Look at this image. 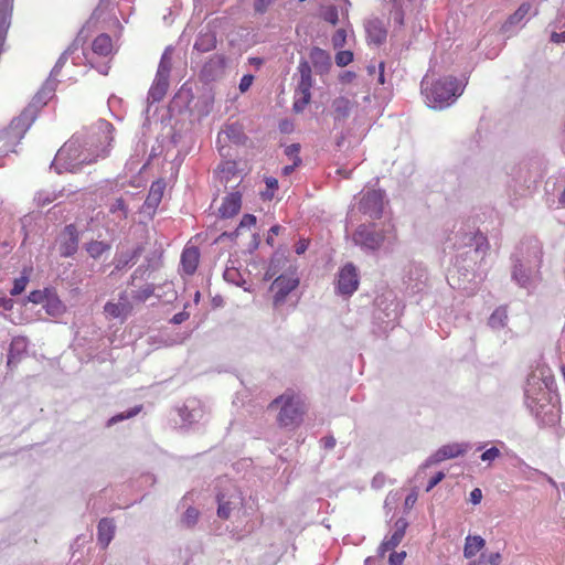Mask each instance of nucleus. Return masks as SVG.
Listing matches in <instances>:
<instances>
[{
  "label": "nucleus",
  "mask_w": 565,
  "mask_h": 565,
  "mask_svg": "<svg viewBox=\"0 0 565 565\" xmlns=\"http://www.w3.org/2000/svg\"><path fill=\"white\" fill-rule=\"evenodd\" d=\"M12 14H13V10L11 11V14L9 17L7 26L0 29V55L2 54L3 49H4L7 34H8L9 28L11 25Z\"/></svg>",
  "instance_id": "48"
},
{
  "label": "nucleus",
  "mask_w": 565,
  "mask_h": 565,
  "mask_svg": "<svg viewBox=\"0 0 565 565\" xmlns=\"http://www.w3.org/2000/svg\"><path fill=\"white\" fill-rule=\"evenodd\" d=\"M188 319H189V313L185 312V311H182V312L175 313L172 317L171 322L174 323V324H180V323L184 322Z\"/></svg>",
  "instance_id": "54"
},
{
  "label": "nucleus",
  "mask_w": 565,
  "mask_h": 565,
  "mask_svg": "<svg viewBox=\"0 0 565 565\" xmlns=\"http://www.w3.org/2000/svg\"><path fill=\"white\" fill-rule=\"evenodd\" d=\"M300 146L298 143H292L288 146L285 150L286 156H288L295 166H300L301 159L299 157Z\"/></svg>",
  "instance_id": "41"
},
{
  "label": "nucleus",
  "mask_w": 565,
  "mask_h": 565,
  "mask_svg": "<svg viewBox=\"0 0 565 565\" xmlns=\"http://www.w3.org/2000/svg\"><path fill=\"white\" fill-rule=\"evenodd\" d=\"M467 447L462 444H448L441 446L426 461V466L435 465L447 459H452L466 452Z\"/></svg>",
  "instance_id": "10"
},
{
  "label": "nucleus",
  "mask_w": 565,
  "mask_h": 565,
  "mask_svg": "<svg viewBox=\"0 0 565 565\" xmlns=\"http://www.w3.org/2000/svg\"><path fill=\"white\" fill-rule=\"evenodd\" d=\"M266 191L262 193L263 198L266 200H273L275 196V192L278 190V180L274 177H267L265 179Z\"/></svg>",
  "instance_id": "36"
},
{
  "label": "nucleus",
  "mask_w": 565,
  "mask_h": 565,
  "mask_svg": "<svg viewBox=\"0 0 565 565\" xmlns=\"http://www.w3.org/2000/svg\"><path fill=\"white\" fill-rule=\"evenodd\" d=\"M217 502H218V508H217V515L221 518V519H228L230 515H231V505H230V502H226L224 500V495L223 494H218L217 495Z\"/></svg>",
  "instance_id": "39"
},
{
  "label": "nucleus",
  "mask_w": 565,
  "mask_h": 565,
  "mask_svg": "<svg viewBox=\"0 0 565 565\" xmlns=\"http://www.w3.org/2000/svg\"><path fill=\"white\" fill-rule=\"evenodd\" d=\"M321 443L326 449H332L335 446V439L332 436L322 438Z\"/></svg>",
  "instance_id": "56"
},
{
  "label": "nucleus",
  "mask_w": 565,
  "mask_h": 565,
  "mask_svg": "<svg viewBox=\"0 0 565 565\" xmlns=\"http://www.w3.org/2000/svg\"><path fill=\"white\" fill-rule=\"evenodd\" d=\"M267 409L277 413L276 424L279 428L296 430L303 424L309 405L300 393L289 388L274 398Z\"/></svg>",
  "instance_id": "1"
},
{
  "label": "nucleus",
  "mask_w": 565,
  "mask_h": 565,
  "mask_svg": "<svg viewBox=\"0 0 565 565\" xmlns=\"http://www.w3.org/2000/svg\"><path fill=\"white\" fill-rule=\"evenodd\" d=\"M92 50L95 54L99 56L106 57L110 55L114 50L111 38L106 33L99 34L94 39L92 43Z\"/></svg>",
  "instance_id": "20"
},
{
  "label": "nucleus",
  "mask_w": 565,
  "mask_h": 565,
  "mask_svg": "<svg viewBox=\"0 0 565 565\" xmlns=\"http://www.w3.org/2000/svg\"><path fill=\"white\" fill-rule=\"evenodd\" d=\"M169 87V81L162 71H158L153 85L149 90V95L154 102L163 98Z\"/></svg>",
  "instance_id": "21"
},
{
  "label": "nucleus",
  "mask_w": 565,
  "mask_h": 565,
  "mask_svg": "<svg viewBox=\"0 0 565 565\" xmlns=\"http://www.w3.org/2000/svg\"><path fill=\"white\" fill-rule=\"evenodd\" d=\"M445 478V473L443 471L437 472L434 477L428 481L426 491L429 492L433 488H435L443 479Z\"/></svg>",
  "instance_id": "50"
},
{
  "label": "nucleus",
  "mask_w": 565,
  "mask_h": 565,
  "mask_svg": "<svg viewBox=\"0 0 565 565\" xmlns=\"http://www.w3.org/2000/svg\"><path fill=\"white\" fill-rule=\"evenodd\" d=\"M486 545L484 539L480 535H468L465 540L463 555L466 558L473 557Z\"/></svg>",
  "instance_id": "24"
},
{
  "label": "nucleus",
  "mask_w": 565,
  "mask_h": 565,
  "mask_svg": "<svg viewBox=\"0 0 565 565\" xmlns=\"http://www.w3.org/2000/svg\"><path fill=\"white\" fill-rule=\"evenodd\" d=\"M508 319L507 310L504 308H498L490 317L491 324L503 326Z\"/></svg>",
  "instance_id": "42"
},
{
  "label": "nucleus",
  "mask_w": 565,
  "mask_h": 565,
  "mask_svg": "<svg viewBox=\"0 0 565 565\" xmlns=\"http://www.w3.org/2000/svg\"><path fill=\"white\" fill-rule=\"evenodd\" d=\"M407 523L403 520H398L395 523V530L390 537H386L379 547V554L381 557H384L385 553L388 551H393L405 536Z\"/></svg>",
  "instance_id": "12"
},
{
  "label": "nucleus",
  "mask_w": 565,
  "mask_h": 565,
  "mask_svg": "<svg viewBox=\"0 0 565 565\" xmlns=\"http://www.w3.org/2000/svg\"><path fill=\"white\" fill-rule=\"evenodd\" d=\"M117 4V0H99L97 7L92 13L90 20H99L105 17V14L111 12Z\"/></svg>",
  "instance_id": "28"
},
{
  "label": "nucleus",
  "mask_w": 565,
  "mask_h": 565,
  "mask_svg": "<svg viewBox=\"0 0 565 565\" xmlns=\"http://www.w3.org/2000/svg\"><path fill=\"white\" fill-rule=\"evenodd\" d=\"M141 411V406H137L126 413H120L114 417H111L109 419V425L114 424V423H117V422H120V420H124V419H128L130 417H134L135 415H137L139 412Z\"/></svg>",
  "instance_id": "44"
},
{
  "label": "nucleus",
  "mask_w": 565,
  "mask_h": 565,
  "mask_svg": "<svg viewBox=\"0 0 565 565\" xmlns=\"http://www.w3.org/2000/svg\"><path fill=\"white\" fill-rule=\"evenodd\" d=\"M109 213L114 215V218L118 221V223L125 222L128 218L129 209L124 198H117L109 205Z\"/></svg>",
  "instance_id": "25"
},
{
  "label": "nucleus",
  "mask_w": 565,
  "mask_h": 565,
  "mask_svg": "<svg viewBox=\"0 0 565 565\" xmlns=\"http://www.w3.org/2000/svg\"><path fill=\"white\" fill-rule=\"evenodd\" d=\"M0 307L4 310H11L13 308V301L9 298H0Z\"/></svg>",
  "instance_id": "60"
},
{
  "label": "nucleus",
  "mask_w": 565,
  "mask_h": 565,
  "mask_svg": "<svg viewBox=\"0 0 565 565\" xmlns=\"http://www.w3.org/2000/svg\"><path fill=\"white\" fill-rule=\"evenodd\" d=\"M531 10V4L530 3H522L518 10L510 15L509 18V23L510 24H518L520 23L525 17L526 14L530 12Z\"/></svg>",
  "instance_id": "34"
},
{
  "label": "nucleus",
  "mask_w": 565,
  "mask_h": 565,
  "mask_svg": "<svg viewBox=\"0 0 565 565\" xmlns=\"http://www.w3.org/2000/svg\"><path fill=\"white\" fill-rule=\"evenodd\" d=\"M226 65L225 56L222 54L212 55L203 65L201 76L206 81H214L222 75Z\"/></svg>",
  "instance_id": "11"
},
{
  "label": "nucleus",
  "mask_w": 565,
  "mask_h": 565,
  "mask_svg": "<svg viewBox=\"0 0 565 565\" xmlns=\"http://www.w3.org/2000/svg\"><path fill=\"white\" fill-rule=\"evenodd\" d=\"M253 82H254V76L252 74L244 75L241 78L239 86H238L241 93L247 92L249 89V87L252 86Z\"/></svg>",
  "instance_id": "49"
},
{
  "label": "nucleus",
  "mask_w": 565,
  "mask_h": 565,
  "mask_svg": "<svg viewBox=\"0 0 565 565\" xmlns=\"http://www.w3.org/2000/svg\"><path fill=\"white\" fill-rule=\"evenodd\" d=\"M359 211L372 220H377L383 214L384 192L381 190H369L363 193L359 202Z\"/></svg>",
  "instance_id": "4"
},
{
  "label": "nucleus",
  "mask_w": 565,
  "mask_h": 565,
  "mask_svg": "<svg viewBox=\"0 0 565 565\" xmlns=\"http://www.w3.org/2000/svg\"><path fill=\"white\" fill-rule=\"evenodd\" d=\"M359 275L355 266L351 263L344 265L338 275L337 289L343 296H351L359 287Z\"/></svg>",
  "instance_id": "7"
},
{
  "label": "nucleus",
  "mask_w": 565,
  "mask_h": 565,
  "mask_svg": "<svg viewBox=\"0 0 565 565\" xmlns=\"http://www.w3.org/2000/svg\"><path fill=\"white\" fill-rule=\"evenodd\" d=\"M158 71H162V73L168 77L170 72V66L162 58L159 65Z\"/></svg>",
  "instance_id": "62"
},
{
  "label": "nucleus",
  "mask_w": 565,
  "mask_h": 565,
  "mask_svg": "<svg viewBox=\"0 0 565 565\" xmlns=\"http://www.w3.org/2000/svg\"><path fill=\"white\" fill-rule=\"evenodd\" d=\"M222 136H225L233 143H242L245 140V135L238 124L226 125L218 134V139H221Z\"/></svg>",
  "instance_id": "26"
},
{
  "label": "nucleus",
  "mask_w": 565,
  "mask_h": 565,
  "mask_svg": "<svg viewBox=\"0 0 565 565\" xmlns=\"http://www.w3.org/2000/svg\"><path fill=\"white\" fill-rule=\"evenodd\" d=\"M309 58L318 74H324L331 67L329 53L320 47H312L309 53Z\"/></svg>",
  "instance_id": "13"
},
{
  "label": "nucleus",
  "mask_w": 565,
  "mask_h": 565,
  "mask_svg": "<svg viewBox=\"0 0 565 565\" xmlns=\"http://www.w3.org/2000/svg\"><path fill=\"white\" fill-rule=\"evenodd\" d=\"M33 118L29 109H25L19 117L14 118L9 127V132L14 137H22L28 130Z\"/></svg>",
  "instance_id": "17"
},
{
  "label": "nucleus",
  "mask_w": 565,
  "mask_h": 565,
  "mask_svg": "<svg viewBox=\"0 0 565 565\" xmlns=\"http://www.w3.org/2000/svg\"><path fill=\"white\" fill-rule=\"evenodd\" d=\"M24 347V341L22 339H14L12 342H11V345H10V354H9V362L11 361V358H12V352L14 351L15 348L18 347Z\"/></svg>",
  "instance_id": "58"
},
{
  "label": "nucleus",
  "mask_w": 565,
  "mask_h": 565,
  "mask_svg": "<svg viewBox=\"0 0 565 565\" xmlns=\"http://www.w3.org/2000/svg\"><path fill=\"white\" fill-rule=\"evenodd\" d=\"M321 18L332 25L339 22V10L335 6H326L321 9Z\"/></svg>",
  "instance_id": "33"
},
{
  "label": "nucleus",
  "mask_w": 565,
  "mask_h": 565,
  "mask_svg": "<svg viewBox=\"0 0 565 565\" xmlns=\"http://www.w3.org/2000/svg\"><path fill=\"white\" fill-rule=\"evenodd\" d=\"M43 308L49 316L54 318L62 317L66 312V306L60 299L54 288L49 292V296L43 303Z\"/></svg>",
  "instance_id": "16"
},
{
  "label": "nucleus",
  "mask_w": 565,
  "mask_h": 565,
  "mask_svg": "<svg viewBox=\"0 0 565 565\" xmlns=\"http://www.w3.org/2000/svg\"><path fill=\"white\" fill-rule=\"evenodd\" d=\"M298 285L299 279L295 273L282 274L277 277L271 284L275 307L282 305L288 294L296 289Z\"/></svg>",
  "instance_id": "5"
},
{
  "label": "nucleus",
  "mask_w": 565,
  "mask_h": 565,
  "mask_svg": "<svg viewBox=\"0 0 565 565\" xmlns=\"http://www.w3.org/2000/svg\"><path fill=\"white\" fill-rule=\"evenodd\" d=\"M333 109H334V119L343 120L350 114L351 103L345 97H338L333 102Z\"/></svg>",
  "instance_id": "27"
},
{
  "label": "nucleus",
  "mask_w": 565,
  "mask_h": 565,
  "mask_svg": "<svg viewBox=\"0 0 565 565\" xmlns=\"http://www.w3.org/2000/svg\"><path fill=\"white\" fill-rule=\"evenodd\" d=\"M200 260V250L195 246L185 247L181 255L182 270L186 275L195 273Z\"/></svg>",
  "instance_id": "15"
},
{
  "label": "nucleus",
  "mask_w": 565,
  "mask_h": 565,
  "mask_svg": "<svg viewBox=\"0 0 565 565\" xmlns=\"http://www.w3.org/2000/svg\"><path fill=\"white\" fill-rule=\"evenodd\" d=\"M308 246H309V242L306 241V239H300L297 244H296V253L298 255H301L303 254L307 249H308Z\"/></svg>",
  "instance_id": "55"
},
{
  "label": "nucleus",
  "mask_w": 565,
  "mask_h": 565,
  "mask_svg": "<svg viewBox=\"0 0 565 565\" xmlns=\"http://www.w3.org/2000/svg\"><path fill=\"white\" fill-rule=\"evenodd\" d=\"M110 249V245L102 241H93L87 244L86 250L93 258H99L105 252Z\"/></svg>",
  "instance_id": "31"
},
{
  "label": "nucleus",
  "mask_w": 565,
  "mask_h": 565,
  "mask_svg": "<svg viewBox=\"0 0 565 565\" xmlns=\"http://www.w3.org/2000/svg\"><path fill=\"white\" fill-rule=\"evenodd\" d=\"M132 303L128 299L126 291L119 294L117 302L108 301L104 306V313L108 319H121L125 321L132 312Z\"/></svg>",
  "instance_id": "8"
},
{
  "label": "nucleus",
  "mask_w": 565,
  "mask_h": 565,
  "mask_svg": "<svg viewBox=\"0 0 565 565\" xmlns=\"http://www.w3.org/2000/svg\"><path fill=\"white\" fill-rule=\"evenodd\" d=\"M406 556L405 552L402 553H392L390 555V565H402L404 558Z\"/></svg>",
  "instance_id": "52"
},
{
  "label": "nucleus",
  "mask_w": 565,
  "mask_h": 565,
  "mask_svg": "<svg viewBox=\"0 0 565 565\" xmlns=\"http://www.w3.org/2000/svg\"><path fill=\"white\" fill-rule=\"evenodd\" d=\"M256 225V217L253 215V214H245L241 222H239V225L237 227V233L242 230V228H252L253 226Z\"/></svg>",
  "instance_id": "46"
},
{
  "label": "nucleus",
  "mask_w": 565,
  "mask_h": 565,
  "mask_svg": "<svg viewBox=\"0 0 565 565\" xmlns=\"http://www.w3.org/2000/svg\"><path fill=\"white\" fill-rule=\"evenodd\" d=\"M499 457H500V450L497 447H491V448L487 449L481 455V460H483V461H493V460H495Z\"/></svg>",
  "instance_id": "47"
},
{
  "label": "nucleus",
  "mask_w": 565,
  "mask_h": 565,
  "mask_svg": "<svg viewBox=\"0 0 565 565\" xmlns=\"http://www.w3.org/2000/svg\"><path fill=\"white\" fill-rule=\"evenodd\" d=\"M291 129V124L285 121L280 125V130L282 132H288Z\"/></svg>",
  "instance_id": "64"
},
{
  "label": "nucleus",
  "mask_w": 565,
  "mask_h": 565,
  "mask_svg": "<svg viewBox=\"0 0 565 565\" xmlns=\"http://www.w3.org/2000/svg\"><path fill=\"white\" fill-rule=\"evenodd\" d=\"M481 499H482V491L479 488H475L470 492V501L473 504H479L481 502Z\"/></svg>",
  "instance_id": "53"
},
{
  "label": "nucleus",
  "mask_w": 565,
  "mask_h": 565,
  "mask_svg": "<svg viewBox=\"0 0 565 565\" xmlns=\"http://www.w3.org/2000/svg\"><path fill=\"white\" fill-rule=\"evenodd\" d=\"M154 294V286L147 284L132 292V300L137 303L146 302Z\"/></svg>",
  "instance_id": "30"
},
{
  "label": "nucleus",
  "mask_w": 565,
  "mask_h": 565,
  "mask_svg": "<svg viewBox=\"0 0 565 565\" xmlns=\"http://www.w3.org/2000/svg\"><path fill=\"white\" fill-rule=\"evenodd\" d=\"M78 249V234L75 225L65 226L60 242V254L63 257L73 256Z\"/></svg>",
  "instance_id": "9"
},
{
  "label": "nucleus",
  "mask_w": 565,
  "mask_h": 565,
  "mask_svg": "<svg viewBox=\"0 0 565 565\" xmlns=\"http://www.w3.org/2000/svg\"><path fill=\"white\" fill-rule=\"evenodd\" d=\"M367 38L375 44H381L386 40L387 32L377 20L370 21L366 24Z\"/></svg>",
  "instance_id": "23"
},
{
  "label": "nucleus",
  "mask_w": 565,
  "mask_h": 565,
  "mask_svg": "<svg viewBox=\"0 0 565 565\" xmlns=\"http://www.w3.org/2000/svg\"><path fill=\"white\" fill-rule=\"evenodd\" d=\"M99 129H100V132H102V138L104 140V145L100 148V150L97 152L96 158L94 159V161H96L97 158H105L106 156H108L109 148H110L111 142L114 140V137H113L114 126L110 122L103 121L100 124V126H99ZM86 162L87 163H92L93 160H88Z\"/></svg>",
  "instance_id": "19"
},
{
  "label": "nucleus",
  "mask_w": 565,
  "mask_h": 565,
  "mask_svg": "<svg viewBox=\"0 0 565 565\" xmlns=\"http://www.w3.org/2000/svg\"><path fill=\"white\" fill-rule=\"evenodd\" d=\"M216 35L213 32L200 33L194 43V50L206 53L216 47Z\"/></svg>",
  "instance_id": "22"
},
{
  "label": "nucleus",
  "mask_w": 565,
  "mask_h": 565,
  "mask_svg": "<svg viewBox=\"0 0 565 565\" xmlns=\"http://www.w3.org/2000/svg\"><path fill=\"white\" fill-rule=\"evenodd\" d=\"M273 0H255L254 8L256 12L264 13Z\"/></svg>",
  "instance_id": "51"
},
{
  "label": "nucleus",
  "mask_w": 565,
  "mask_h": 565,
  "mask_svg": "<svg viewBox=\"0 0 565 565\" xmlns=\"http://www.w3.org/2000/svg\"><path fill=\"white\" fill-rule=\"evenodd\" d=\"M162 198V189L159 182L152 183L150 188L149 195L147 198L148 202H154L156 204L160 202Z\"/></svg>",
  "instance_id": "43"
},
{
  "label": "nucleus",
  "mask_w": 565,
  "mask_h": 565,
  "mask_svg": "<svg viewBox=\"0 0 565 565\" xmlns=\"http://www.w3.org/2000/svg\"><path fill=\"white\" fill-rule=\"evenodd\" d=\"M53 288H44L43 290H33L28 296V301L34 305L44 303L45 299L49 296Z\"/></svg>",
  "instance_id": "37"
},
{
  "label": "nucleus",
  "mask_w": 565,
  "mask_h": 565,
  "mask_svg": "<svg viewBox=\"0 0 565 565\" xmlns=\"http://www.w3.org/2000/svg\"><path fill=\"white\" fill-rule=\"evenodd\" d=\"M297 167L298 166H295V162H292V164H290V166H285L282 168V174L284 175H289L295 170V168H297Z\"/></svg>",
  "instance_id": "63"
},
{
  "label": "nucleus",
  "mask_w": 565,
  "mask_h": 565,
  "mask_svg": "<svg viewBox=\"0 0 565 565\" xmlns=\"http://www.w3.org/2000/svg\"><path fill=\"white\" fill-rule=\"evenodd\" d=\"M115 534V525L111 519L104 518L97 526V539L99 544L106 548Z\"/></svg>",
  "instance_id": "18"
},
{
  "label": "nucleus",
  "mask_w": 565,
  "mask_h": 565,
  "mask_svg": "<svg viewBox=\"0 0 565 565\" xmlns=\"http://www.w3.org/2000/svg\"><path fill=\"white\" fill-rule=\"evenodd\" d=\"M242 206V195L239 192H232L227 194L218 211L222 217H233L236 215Z\"/></svg>",
  "instance_id": "14"
},
{
  "label": "nucleus",
  "mask_w": 565,
  "mask_h": 565,
  "mask_svg": "<svg viewBox=\"0 0 565 565\" xmlns=\"http://www.w3.org/2000/svg\"><path fill=\"white\" fill-rule=\"evenodd\" d=\"M14 0H0V29L7 26Z\"/></svg>",
  "instance_id": "32"
},
{
  "label": "nucleus",
  "mask_w": 565,
  "mask_h": 565,
  "mask_svg": "<svg viewBox=\"0 0 565 565\" xmlns=\"http://www.w3.org/2000/svg\"><path fill=\"white\" fill-rule=\"evenodd\" d=\"M488 562L491 565H500L501 564V554L500 553H492L488 557Z\"/></svg>",
  "instance_id": "59"
},
{
  "label": "nucleus",
  "mask_w": 565,
  "mask_h": 565,
  "mask_svg": "<svg viewBox=\"0 0 565 565\" xmlns=\"http://www.w3.org/2000/svg\"><path fill=\"white\" fill-rule=\"evenodd\" d=\"M71 143H65L57 152V160H62L66 157L68 150L71 149Z\"/></svg>",
  "instance_id": "61"
},
{
  "label": "nucleus",
  "mask_w": 565,
  "mask_h": 565,
  "mask_svg": "<svg viewBox=\"0 0 565 565\" xmlns=\"http://www.w3.org/2000/svg\"><path fill=\"white\" fill-rule=\"evenodd\" d=\"M465 85L454 76H445L426 86L423 90L430 108L443 109L451 105L462 95Z\"/></svg>",
  "instance_id": "2"
},
{
  "label": "nucleus",
  "mask_w": 565,
  "mask_h": 565,
  "mask_svg": "<svg viewBox=\"0 0 565 565\" xmlns=\"http://www.w3.org/2000/svg\"><path fill=\"white\" fill-rule=\"evenodd\" d=\"M199 514L200 513L195 508H188L181 519L182 524L185 525L186 527L194 526L199 520Z\"/></svg>",
  "instance_id": "35"
},
{
  "label": "nucleus",
  "mask_w": 565,
  "mask_h": 565,
  "mask_svg": "<svg viewBox=\"0 0 565 565\" xmlns=\"http://www.w3.org/2000/svg\"><path fill=\"white\" fill-rule=\"evenodd\" d=\"M551 40L554 43H564L565 42V31L561 32V33L553 32L551 35Z\"/></svg>",
  "instance_id": "57"
},
{
  "label": "nucleus",
  "mask_w": 565,
  "mask_h": 565,
  "mask_svg": "<svg viewBox=\"0 0 565 565\" xmlns=\"http://www.w3.org/2000/svg\"><path fill=\"white\" fill-rule=\"evenodd\" d=\"M385 236L383 232L375 231L373 227L361 225L353 234L355 244L362 247L375 250L384 243Z\"/></svg>",
  "instance_id": "6"
},
{
  "label": "nucleus",
  "mask_w": 565,
  "mask_h": 565,
  "mask_svg": "<svg viewBox=\"0 0 565 565\" xmlns=\"http://www.w3.org/2000/svg\"><path fill=\"white\" fill-rule=\"evenodd\" d=\"M139 253L138 250H134L131 254H122L116 259L115 267L116 269L120 270L127 266H129L131 263L135 262V259L138 257Z\"/></svg>",
  "instance_id": "38"
},
{
  "label": "nucleus",
  "mask_w": 565,
  "mask_h": 565,
  "mask_svg": "<svg viewBox=\"0 0 565 565\" xmlns=\"http://www.w3.org/2000/svg\"><path fill=\"white\" fill-rule=\"evenodd\" d=\"M298 73L300 78L295 90L294 110L301 113L311 100L313 79L310 63L306 60L300 61Z\"/></svg>",
  "instance_id": "3"
},
{
  "label": "nucleus",
  "mask_w": 565,
  "mask_h": 565,
  "mask_svg": "<svg viewBox=\"0 0 565 565\" xmlns=\"http://www.w3.org/2000/svg\"><path fill=\"white\" fill-rule=\"evenodd\" d=\"M347 32L344 29H339L332 36V44L335 49H340L345 44Z\"/></svg>",
  "instance_id": "45"
},
{
  "label": "nucleus",
  "mask_w": 565,
  "mask_h": 565,
  "mask_svg": "<svg viewBox=\"0 0 565 565\" xmlns=\"http://www.w3.org/2000/svg\"><path fill=\"white\" fill-rule=\"evenodd\" d=\"M32 271V268L31 267H25L23 270H22V274L20 277L15 278L14 281H13V287L10 291V294L12 296H18L20 294H22L29 282V278H30V274Z\"/></svg>",
  "instance_id": "29"
},
{
  "label": "nucleus",
  "mask_w": 565,
  "mask_h": 565,
  "mask_svg": "<svg viewBox=\"0 0 565 565\" xmlns=\"http://www.w3.org/2000/svg\"><path fill=\"white\" fill-rule=\"evenodd\" d=\"M353 61V53L351 51H340L335 54V63L338 66H347Z\"/></svg>",
  "instance_id": "40"
}]
</instances>
